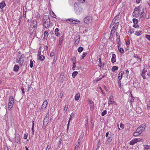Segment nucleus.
Listing matches in <instances>:
<instances>
[{"instance_id": "obj_57", "label": "nucleus", "mask_w": 150, "mask_h": 150, "mask_svg": "<svg viewBox=\"0 0 150 150\" xmlns=\"http://www.w3.org/2000/svg\"><path fill=\"white\" fill-rule=\"evenodd\" d=\"M146 38L150 41V35H146Z\"/></svg>"}, {"instance_id": "obj_25", "label": "nucleus", "mask_w": 150, "mask_h": 150, "mask_svg": "<svg viewBox=\"0 0 150 150\" xmlns=\"http://www.w3.org/2000/svg\"><path fill=\"white\" fill-rule=\"evenodd\" d=\"M5 6V3L4 1L0 3V8H3Z\"/></svg>"}, {"instance_id": "obj_59", "label": "nucleus", "mask_w": 150, "mask_h": 150, "mask_svg": "<svg viewBox=\"0 0 150 150\" xmlns=\"http://www.w3.org/2000/svg\"><path fill=\"white\" fill-rule=\"evenodd\" d=\"M26 10L27 8L26 7H25L24 6L23 7V13H24V12L25 13H26Z\"/></svg>"}, {"instance_id": "obj_31", "label": "nucleus", "mask_w": 150, "mask_h": 150, "mask_svg": "<svg viewBox=\"0 0 150 150\" xmlns=\"http://www.w3.org/2000/svg\"><path fill=\"white\" fill-rule=\"evenodd\" d=\"M136 143H137L136 142L135 139H134L130 141L129 144L131 145H133Z\"/></svg>"}, {"instance_id": "obj_56", "label": "nucleus", "mask_w": 150, "mask_h": 150, "mask_svg": "<svg viewBox=\"0 0 150 150\" xmlns=\"http://www.w3.org/2000/svg\"><path fill=\"white\" fill-rule=\"evenodd\" d=\"M118 86L120 88H121V81L120 80H119L118 81Z\"/></svg>"}, {"instance_id": "obj_53", "label": "nucleus", "mask_w": 150, "mask_h": 150, "mask_svg": "<svg viewBox=\"0 0 150 150\" xmlns=\"http://www.w3.org/2000/svg\"><path fill=\"white\" fill-rule=\"evenodd\" d=\"M71 61L73 63L74 62H76V58L75 57H73L71 58Z\"/></svg>"}, {"instance_id": "obj_35", "label": "nucleus", "mask_w": 150, "mask_h": 150, "mask_svg": "<svg viewBox=\"0 0 150 150\" xmlns=\"http://www.w3.org/2000/svg\"><path fill=\"white\" fill-rule=\"evenodd\" d=\"M142 31H135L134 34L137 36H139L142 34Z\"/></svg>"}, {"instance_id": "obj_62", "label": "nucleus", "mask_w": 150, "mask_h": 150, "mask_svg": "<svg viewBox=\"0 0 150 150\" xmlns=\"http://www.w3.org/2000/svg\"><path fill=\"white\" fill-rule=\"evenodd\" d=\"M68 108V106L67 105H66L64 109V111H65V112L67 110Z\"/></svg>"}, {"instance_id": "obj_29", "label": "nucleus", "mask_w": 150, "mask_h": 150, "mask_svg": "<svg viewBox=\"0 0 150 150\" xmlns=\"http://www.w3.org/2000/svg\"><path fill=\"white\" fill-rule=\"evenodd\" d=\"M119 24V23L118 22H116L115 23V25L112 27V29L113 30H115V28H117V27L118 26V25Z\"/></svg>"}, {"instance_id": "obj_47", "label": "nucleus", "mask_w": 150, "mask_h": 150, "mask_svg": "<svg viewBox=\"0 0 150 150\" xmlns=\"http://www.w3.org/2000/svg\"><path fill=\"white\" fill-rule=\"evenodd\" d=\"M119 49V51L121 53H123L124 52V50L123 48L121 47Z\"/></svg>"}, {"instance_id": "obj_20", "label": "nucleus", "mask_w": 150, "mask_h": 150, "mask_svg": "<svg viewBox=\"0 0 150 150\" xmlns=\"http://www.w3.org/2000/svg\"><path fill=\"white\" fill-rule=\"evenodd\" d=\"M80 94L79 93H77L75 96V99L77 101L80 98Z\"/></svg>"}, {"instance_id": "obj_6", "label": "nucleus", "mask_w": 150, "mask_h": 150, "mask_svg": "<svg viewBox=\"0 0 150 150\" xmlns=\"http://www.w3.org/2000/svg\"><path fill=\"white\" fill-rule=\"evenodd\" d=\"M91 21V17L90 16H88L85 17L84 19V22L86 24H88Z\"/></svg>"}, {"instance_id": "obj_61", "label": "nucleus", "mask_w": 150, "mask_h": 150, "mask_svg": "<svg viewBox=\"0 0 150 150\" xmlns=\"http://www.w3.org/2000/svg\"><path fill=\"white\" fill-rule=\"evenodd\" d=\"M27 137H28V134L27 133L24 134V139H27Z\"/></svg>"}, {"instance_id": "obj_55", "label": "nucleus", "mask_w": 150, "mask_h": 150, "mask_svg": "<svg viewBox=\"0 0 150 150\" xmlns=\"http://www.w3.org/2000/svg\"><path fill=\"white\" fill-rule=\"evenodd\" d=\"M52 148L50 146V145H47V148L46 150H51Z\"/></svg>"}, {"instance_id": "obj_43", "label": "nucleus", "mask_w": 150, "mask_h": 150, "mask_svg": "<svg viewBox=\"0 0 150 150\" xmlns=\"http://www.w3.org/2000/svg\"><path fill=\"white\" fill-rule=\"evenodd\" d=\"M63 42L62 36H61L59 37V45H61L62 43Z\"/></svg>"}, {"instance_id": "obj_36", "label": "nucleus", "mask_w": 150, "mask_h": 150, "mask_svg": "<svg viewBox=\"0 0 150 150\" xmlns=\"http://www.w3.org/2000/svg\"><path fill=\"white\" fill-rule=\"evenodd\" d=\"M136 143L137 142H143V140L141 138L135 139Z\"/></svg>"}, {"instance_id": "obj_33", "label": "nucleus", "mask_w": 150, "mask_h": 150, "mask_svg": "<svg viewBox=\"0 0 150 150\" xmlns=\"http://www.w3.org/2000/svg\"><path fill=\"white\" fill-rule=\"evenodd\" d=\"M142 76L144 79H145L146 78L145 76V72L144 70H143L142 73Z\"/></svg>"}, {"instance_id": "obj_44", "label": "nucleus", "mask_w": 150, "mask_h": 150, "mask_svg": "<svg viewBox=\"0 0 150 150\" xmlns=\"http://www.w3.org/2000/svg\"><path fill=\"white\" fill-rule=\"evenodd\" d=\"M83 50V48L81 47H79L78 51L79 52H81Z\"/></svg>"}, {"instance_id": "obj_18", "label": "nucleus", "mask_w": 150, "mask_h": 150, "mask_svg": "<svg viewBox=\"0 0 150 150\" xmlns=\"http://www.w3.org/2000/svg\"><path fill=\"white\" fill-rule=\"evenodd\" d=\"M131 93H132V91H130V94H131V99H130L129 100V102L130 105H131L132 104V103L134 101V97L132 96V94H131Z\"/></svg>"}, {"instance_id": "obj_2", "label": "nucleus", "mask_w": 150, "mask_h": 150, "mask_svg": "<svg viewBox=\"0 0 150 150\" xmlns=\"http://www.w3.org/2000/svg\"><path fill=\"white\" fill-rule=\"evenodd\" d=\"M24 58V54H17L16 58V62L18 63L19 64L22 65L23 63Z\"/></svg>"}, {"instance_id": "obj_22", "label": "nucleus", "mask_w": 150, "mask_h": 150, "mask_svg": "<svg viewBox=\"0 0 150 150\" xmlns=\"http://www.w3.org/2000/svg\"><path fill=\"white\" fill-rule=\"evenodd\" d=\"M144 147L146 150H150V145H143Z\"/></svg>"}, {"instance_id": "obj_32", "label": "nucleus", "mask_w": 150, "mask_h": 150, "mask_svg": "<svg viewBox=\"0 0 150 150\" xmlns=\"http://www.w3.org/2000/svg\"><path fill=\"white\" fill-rule=\"evenodd\" d=\"M134 32V28H130L128 31V32L130 33L131 34H132Z\"/></svg>"}, {"instance_id": "obj_23", "label": "nucleus", "mask_w": 150, "mask_h": 150, "mask_svg": "<svg viewBox=\"0 0 150 150\" xmlns=\"http://www.w3.org/2000/svg\"><path fill=\"white\" fill-rule=\"evenodd\" d=\"M45 59V57L44 56L42 55L38 56V59L43 61Z\"/></svg>"}, {"instance_id": "obj_39", "label": "nucleus", "mask_w": 150, "mask_h": 150, "mask_svg": "<svg viewBox=\"0 0 150 150\" xmlns=\"http://www.w3.org/2000/svg\"><path fill=\"white\" fill-rule=\"evenodd\" d=\"M137 11L140 12L141 11L139 7H136L134 9V11L136 12Z\"/></svg>"}, {"instance_id": "obj_13", "label": "nucleus", "mask_w": 150, "mask_h": 150, "mask_svg": "<svg viewBox=\"0 0 150 150\" xmlns=\"http://www.w3.org/2000/svg\"><path fill=\"white\" fill-rule=\"evenodd\" d=\"M140 12L137 11L135 12L134 11L132 13V15L133 16V17L137 18L138 16H139Z\"/></svg>"}, {"instance_id": "obj_19", "label": "nucleus", "mask_w": 150, "mask_h": 150, "mask_svg": "<svg viewBox=\"0 0 150 150\" xmlns=\"http://www.w3.org/2000/svg\"><path fill=\"white\" fill-rule=\"evenodd\" d=\"M88 102L90 106V109L91 110L93 109L94 105L93 102L91 100H88Z\"/></svg>"}, {"instance_id": "obj_54", "label": "nucleus", "mask_w": 150, "mask_h": 150, "mask_svg": "<svg viewBox=\"0 0 150 150\" xmlns=\"http://www.w3.org/2000/svg\"><path fill=\"white\" fill-rule=\"evenodd\" d=\"M107 113V111L106 110H104L103 112H102V116H104Z\"/></svg>"}, {"instance_id": "obj_50", "label": "nucleus", "mask_w": 150, "mask_h": 150, "mask_svg": "<svg viewBox=\"0 0 150 150\" xmlns=\"http://www.w3.org/2000/svg\"><path fill=\"white\" fill-rule=\"evenodd\" d=\"M41 47H40L39 48V50H38V56H40L41 55Z\"/></svg>"}, {"instance_id": "obj_48", "label": "nucleus", "mask_w": 150, "mask_h": 150, "mask_svg": "<svg viewBox=\"0 0 150 150\" xmlns=\"http://www.w3.org/2000/svg\"><path fill=\"white\" fill-rule=\"evenodd\" d=\"M116 37L117 38V42H118V43H119V42H120V36L118 35H117Z\"/></svg>"}, {"instance_id": "obj_1", "label": "nucleus", "mask_w": 150, "mask_h": 150, "mask_svg": "<svg viewBox=\"0 0 150 150\" xmlns=\"http://www.w3.org/2000/svg\"><path fill=\"white\" fill-rule=\"evenodd\" d=\"M50 20L47 16H44L42 18L43 25L45 28H48L50 25Z\"/></svg>"}, {"instance_id": "obj_12", "label": "nucleus", "mask_w": 150, "mask_h": 150, "mask_svg": "<svg viewBox=\"0 0 150 150\" xmlns=\"http://www.w3.org/2000/svg\"><path fill=\"white\" fill-rule=\"evenodd\" d=\"M15 141L17 143H18L20 142V137L19 135L18 134H16L15 135Z\"/></svg>"}, {"instance_id": "obj_45", "label": "nucleus", "mask_w": 150, "mask_h": 150, "mask_svg": "<svg viewBox=\"0 0 150 150\" xmlns=\"http://www.w3.org/2000/svg\"><path fill=\"white\" fill-rule=\"evenodd\" d=\"M133 21L134 24H137L138 22V20L136 18H134L133 19Z\"/></svg>"}, {"instance_id": "obj_17", "label": "nucleus", "mask_w": 150, "mask_h": 150, "mask_svg": "<svg viewBox=\"0 0 150 150\" xmlns=\"http://www.w3.org/2000/svg\"><path fill=\"white\" fill-rule=\"evenodd\" d=\"M14 104V103L9 102L8 103V110H11V109L12 108L13 105Z\"/></svg>"}, {"instance_id": "obj_51", "label": "nucleus", "mask_w": 150, "mask_h": 150, "mask_svg": "<svg viewBox=\"0 0 150 150\" xmlns=\"http://www.w3.org/2000/svg\"><path fill=\"white\" fill-rule=\"evenodd\" d=\"M50 14L51 16L53 18H55L56 16V15L53 11H52V13H51Z\"/></svg>"}, {"instance_id": "obj_42", "label": "nucleus", "mask_w": 150, "mask_h": 150, "mask_svg": "<svg viewBox=\"0 0 150 150\" xmlns=\"http://www.w3.org/2000/svg\"><path fill=\"white\" fill-rule=\"evenodd\" d=\"M74 114L73 113H72L71 114V115H70V118H69V122H70L72 118L74 117Z\"/></svg>"}, {"instance_id": "obj_9", "label": "nucleus", "mask_w": 150, "mask_h": 150, "mask_svg": "<svg viewBox=\"0 0 150 150\" xmlns=\"http://www.w3.org/2000/svg\"><path fill=\"white\" fill-rule=\"evenodd\" d=\"M48 103L46 100L44 101L41 107L42 111L45 109Z\"/></svg>"}, {"instance_id": "obj_60", "label": "nucleus", "mask_w": 150, "mask_h": 150, "mask_svg": "<svg viewBox=\"0 0 150 150\" xmlns=\"http://www.w3.org/2000/svg\"><path fill=\"white\" fill-rule=\"evenodd\" d=\"M120 127L122 129H123L124 128V125L122 123H121L120 124Z\"/></svg>"}, {"instance_id": "obj_8", "label": "nucleus", "mask_w": 150, "mask_h": 150, "mask_svg": "<svg viewBox=\"0 0 150 150\" xmlns=\"http://www.w3.org/2000/svg\"><path fill=\"white\" fill-rule=\"evenodd\" d=\"M67 20L70 21V23L71 24H78L80 23V21L78 20L68 19Z\"/></svg>"}, {"instance_id": "obj_58", "label": "nucleus", "mask_w": 150, "mask_h": 150, "mask_svg": "<svg viewBox=\"0 0 150 150\" xmlns=\"http://www.w3.org/2000/svg\"><path fill=\"white\" fill-rule=\"evenodd\" d=\"M84 134H81L79 136V138L81 140L83 138Z\"/></svg>"}, {"instance_id": "obj_37", "label": "nucleus", "mask_w": 150, "mask_h": 150, "mask_svg": "<svg viewBox=\"0 0 150 150\" xmlns=\"http://www.w3.org/2000/svg\"><path fill=\"white\" fill-rule=\"evenodd\" d=\"M99 63H100V64H99V67H104V64L103 63V65L102 64V62H101V58H99Z\"/></svg>"}, {"instance_id": "obj_15", "label": "nucleus", "mask_w": 150, "mask_h": 150, "mask_svg": "<svg viewBox=\"0 0 150 150\" xmlns=\"http://www.w3.org/2000/svg\"><path fill=\"white\" fill-rule=\"evenodd\" d=\"M124 71H121L118 75V78L119 80H120L122 79L123 75L124 74Z\"/></svg>"}, {"instance_id": "obj_64", "label": "nucleus", "mask_w": 150, "mask_h": 150, "mask_svg": "<svg viewBox=\"0 0 150 150\" xmlns=\"http://www.w3.org/2000/svg\"><path fill=\"white\" fill-rule=\"evenodd\" d=\"M94 123L92 122V121L91 120V127L93 128V127Z\"/></svg>"}, {"instance_id": "obj_14", "label": "nucleus", "mask_w": 150, "mask_h": 150, "mask_svg": "<svg viewBox=\"0 0 150 150\" xmlns=\"http://www.w3.org/2000/svg\"><path fill=\"white\" fill-rule=\"evenodd\" d=\"M116 55L114 54H113L111 58V62L112 63H114L116 62Z\"/></svg>"}, {"instance_id": "obj_52", "label": "nucleus", "mask_w": 150, "mask_h": 150, "mask_svg": "<svg viewBox=\"0 0 150 150\" xmlns=\"http://www.w3.org/2000/svg\"><path fill=\"white\" fill-rule=\"evenodd\" d=\"M34 121H33V122H33L32 123V130L33 134H34Z\"/></svg>"}, {"instance_id": "obj_4", "label": "nucleus", "mask_w": 150, "mask_h": 150, "mask_svg": "<svg viewBox=\"0 0 150 150\" xmlns=\"http://www.w3.org/2000/svg\"><path fill=\"white\" fill-rule=\"evenodd\" d=\"M146 127V124H144L141 126L139 127L137 129V132H138L139 133L141 134L145 129Z\"/></svg>"}, {"instance_id": "obj_5", "label": "nucleus", "mask_w": 150, "mask_h": 150, "mask_svg": "<svg viewBox=\"0 0 150 150\" xmlns=\"http://www.w3.org/2000/svg\"><path fill=\"white\" fill-rule=\"evenodd\" d=\"M37 25V22L35 20H33L30 26V28H33L34 29H36Z\"/></svg>"}, {"instance_id": "obj_21", "label": "nucleus", "mask_w": 150, "mask_h": 150, "mask_svg": "<svg viewBox=\"0 0 150 150\" xmlns=\"http://www.w3.org/2000/svg\"><path fill=\"white\" fill-rule=\"evenodd\" d=\"M14 99L13 98V96H11L9 97V102H11L14 103Z\"/></svg>"}, {"instance_id": "obj_49", "label": "nucleus", "mask_w": 150, "mask_h": 150, "mask_svg": "<svg viewBox=\"0 0 150 150\" xmlns=\"http://www.w3.org/2000/svg\"><path fill=\"white\" fill-rule=\"evenodd\" d=\"M112 139L110 137H108L106 141V143L107 144L109 143L111 141Z\"/></svg>"}, {"instance_id": "obj_26", "label": "nucleus", "mask_w": 150, "mask_h": 150, "mask_svg": "<svg viewBox=\"0 0 150 150\" xmlns=\"http://www.w3.org/2000/svg\"><path fill=\"white\" fill-rule=\"evenodd\" d=\"M55 34L57 36H58L59 35V29L58 28H56L55 30L54 31Z\"/></svg>"}, {"instance_id": "obj_34", "label": "nucleus", "mask_w": 150, "mask_h": 150, "mask_svg": "<svg viewBox=\"0 0 150 150\" xmlns=\"http://www.w3.org/2000/svg\"><path fill=\"white\" fill-rule=\"evenodd\" d=\"M78 72L77 71H74L72 74V77L74 78L77 75Z\"/></svg>"}, {"instance_id": "obj_11", "label": "nucleus", "mask_w": 150, "mask_h": 150, "mask_svg": "<svg viewBox=\"0 0 150 150\" xmlns=\"http://www.w3.org/2000/svg\"><path fill=\"white\" fill-rule=\"evenodd\" d=\"M48 122V118L46 116L45 118L43 121V125L45 128Z\"/></svg>"}, {"instance_id": "obj_7", "label": "nucleus", "mask_w": 150, "mask_h": 150, "mask_svg": "<svg viewBox=\"0 0 150 150\" xmlns=\"http://www.w3.org/2000/svg\"><path fill=\"white\" fill-rule=\"evenodd\" d=\"M114 103L115 101L114 100L113 96L112 95L110 96L108 101V104L110 105L112 104H113Z\"/></svg>"}, {"instance_id": "obj_63", "label": "nucleus", "mask_w": 150, "mask_h": 150, "mask_svg": "<svg viewBox=\"0 0 150 150\" xmlns=\"http://www.w3.org/2000/svg\"><path fill=\"white\" fill-rule=\"evenodd\" d=\"M87 53L85 52H83V54L82 55V59H83L86 56Z\"/></svg>"}, {"instance_id": "obj_41", "label": "nucleus", "mask_w": 150, "mask_h": 150, "mask_svg": "<svg viewBox=\"0 0 150 150\" xmlns=\"http://www.w3.org/2000/svg\"><path fill=\"white\" fill-rule=\"evenodd\" d=\"M138 132V131L137 132V130H136V132L134 133L133 134V136L134 137H137L140 134L138 133L139 132Z\"/></svg>"}, {"instance_id": "obj_40", "label": "nucleus", "mask_w": 150, "mask_h": 150, "mask_svg": "<svg viewBox=\"0 0 150 150\" xmlns=\"http://www.w3.org/2000/svg\"><path fill=\"white\" fill-rule=\"evenodd\" d=\"M114 32H115V31L114 30L112 29V30H111V31H110V37H109L111 39V38H112V37H113V36L112 35V33H114Z\"/></svg>"}, {"instance_id": "obj_3", "label": "nucleus", "mask_w": 150, "mask_h": 150, "mask_svg": "<svg viewBox=\"0 0 150 150\" xmlns=\"http://www.w3.org/2000/svg\"><path fill=\"white\" fill-rule=\"evenodd\" d=\"M74 8L76 13L78 14H80L82 11V8L80 5L74 4Z\"/></svg>"}, {"instance_id": "obj_16", "label": "nucleus", "mask_w": 150, "mask_h": 150, "mask_svg": "<svg viewBox=\"0 0 150 150\" xmlns=\"http://www.w3.org/2000/svg\"><path fill=\"white\" fill-rule=\"evenodd\" d=\"M145 7L144 6H143L142 7V13L141 14V15H140V17L141 18H145V15L146 14L144 13V9L145 8Z\"/></svg>"}, {"instance_id": "obj_28", "label": "nucleus", "mask_w": 150, "mask_h": 150, "mask_svg": "<svg viewBox=\"0 0 150 150\" xmlns=\"http://www.w3.org/2000/svg\"><path fill=\"white\" fill-rule=\"evenodd\" d=\"M118 17L119 16L117 15L114 18L112 22V23H113V24H114L115 23L116 20L118 18Z\"/></svg>"}, {"instance_id": "obj_27", "label": "nucleus", "mask_w": 150, "mask_h": 150, "mask_svg": "<svg viewBox=\"0 0 150 150\" xmlns=\"http://www.w3.org/2000/svg\"><path fill=\"white\" fill-rule=\"evenodd\" d=\"M49 35L47 31H45L44 33V38L45 39H46L48 37Z\"/></svg>"}, {"instance_id": "obj_24", "label": "nucleus", "mask_w": 150, "mask_h": 150, "mask_svg": "<svg viewBox=\"0 0 150 150\" xmlns=\"http://www.w3.org/2000/svg\"><path fill=\"white\" fill-rule=\"evenodd\" d=\"M19 69V66L18 65H15L13 68V70L15 71H18Z\"/></svg>"}, {"instance_id": "obj_30", "label": "nucleus", "mask_w": 150, "mask_h": 150, "mask_svg": "<svg viewBox=\"0 0 150 150\" xmlns=\"http://www.w3.org/2000/svg\"><path fill=\"white\" fill-rule=\"evenodd\" d=\"M85 126L86 127V130H88V121L87 120H86L85 121Z\"/></svg>"}, {"instance_id": "obj_10", "label": "nucleus", "mask_w": 150, "mask_h": 150, "mask_svg": "<svg viewBox=\"0 0 150 150\" xmlns=\"http://www.w3.org/2000/svg\"><path fill=\"white\" fill-rule=\"evenodd\" d=\"M80 36L78 35L75 38V45H78L80 40Z\"/></svg>"}, {"instance_id": "obj_38", "label": "nucleus", "mask_w": 150, "mask_h": 150, "mask_svg": "<svg viewBox=\"0 0 150 150\" xmlns=\"http://www.w3.org/2000/svg\"><path fill=\"white\" fill-rule=\"evenodd\" d=\"M118 69V67L116 66H114L112 67V71L113 72H114L116 70H117Z\"/></svg>"}, {"instance_id": "obj_46", "label": "nucleus", "mask_w": 150, "mask_h": 150, "mask_svg": "<svg viewBox=\"0 0 150 150\" xmlns=\"http://www.w3.org/2000/svg\"><path fill=\"white\" fill-rule=\"evenodd\" d=\"M33 62L32 59H31L30 61V68L33 67Z\"/></svg>"}]
</instances>
